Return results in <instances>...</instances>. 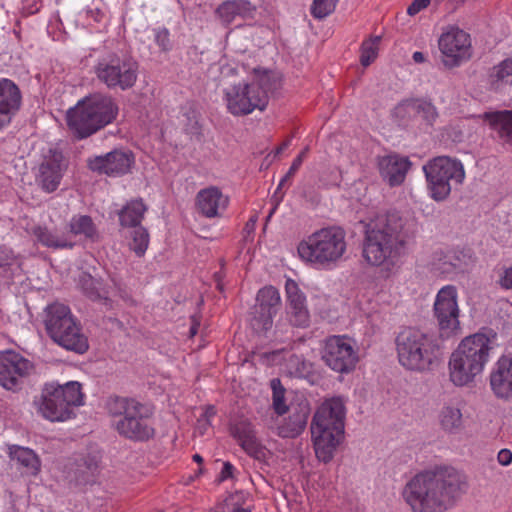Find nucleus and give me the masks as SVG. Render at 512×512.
Returning a JSON list of instances; mask_svg holds the SVG:
<instances>
[{"instance_id":"46","label":"nucleus","mask_w":512,"mask_h":512,"mask_svg":"<svg viewBox=\"0 0 512 512\" xmlns=\"http://www.w3.org/2000/svg\"><path fill=\"white\" fill-rule=\"evenodd\" d=\"M154 40L162 51L170 50V33L167 28L162 27L154 29Z\"/></svg>"},{"instance_id":"3","label":"nucleus","mask_w":512,"mask_h":512,"mask_svg":"<svg viewBox=\"0 0 512 512\" xmlns=\"http://www.w3.org/2000/svg\"><path fill=\"white\" fill-rule=\"evenodd\" d=\"M497 346L498 333L491 328H482L465 337L449 358L450 381L457 387L470 385L482 373L490 352Z\"/></svg>"},{"instance_id":"49","label":"nucleus","mask_w":512,"mask_h":512,"mask_svg":"<svg viewBox=\"0 0 512 512\" xmlns=\"http://www.w3.org/2000/svg\"><path fill=\"white\" fill-rule=\"evenodd\" d=\"M430 3V0H414L407 8V13L410 16L418 14L425 9Z\"/></svg>"},{"instance_id":"36","label":"nucleus","mask_w":512,"mask_h":512,"mask_svg":"<svg viewBox=\"0 0 512 512\" xmlns=\"http://www.w3.org/2000/svg\"><path fill=\"white\" fill-rule=\"evenodd\" d=\"M441 428L450 434H458L463 429L462 413L459 408L445 406L439 414Z\"/></svg>"},{"instance_id":"30","label":"nucleus","mask_w":512,"mask_h":512,"mask_svg":"<svg viewBox=\"0 0 512 512\" xmlns=\"http://www.w3.org/2000/svg\"><path fill=\"white\" fill-rule=\"evenodd\" d=\"M285 292L288 308L291 313L298 318L308 317L306 296L295 280L291 278L286 280Z\"/></svg>"},{"instance_id":"16","label":"nucleus","mask_w":512,"mask_h":512,"mask_svg":"<svg viewBox=\"0 0 512 512\" xmlns=\"http://www.w3.org/2000/svg\"><path fill=\"white\" fill-rule=\"evenodd\" d=\"M33 369L32 363L21 354L6 350L0 352V385L11 391L21 389L24 378Z\"/></svg>"},{"instance_id":"1","label":"nucleus","mask_w":512,"mask_h":512,"mask_svg":"<svg viewBox=\"0 0 512 512\" xmlns=\"http://www.w3.org/2000/svg\"><path fill=\"white\" fill-rule=\"evenodd\" d=\"M362 256L371 266L392 270L405 254L408 241L414 237L413 220L398 213L378 215L365 224Z\"/></svg>"},{"instance_id":"15","label":"nucleus","mask_w":512,"mask_h":512,"mask_svg":"<svg viewBox=\"0 0 512 512\" xmlns=\"http://www.w3.org/2000/svg\"><path fill=\"white\" fill-rule=\"evenodd\" d=\"M322 359L332 370L344 374L355 369L358 355L350 339L333 336L326 342Z\"/></svg>"},{"instance_id":"51","label":"nucleus","mask_w":512,"mask_h":512,"mask_svg":"<svg viewBox=\"0 0 512 512\" xmlns=\"http://www.w3.org/2000/svg\"><path fill=\"white\" fill-rule=\"evenodd\" d=\"M497 460L503 466H507V465L511 464L512 452L509 449L500 450L497 455Z\"/></svg>"},{"instance_id":"14","label":"nucleus","mask_w":512,"mask_h":512,"mask_svg":"<svg viewBox=\"0 0 512 512\" xmlns=\"http://www.w3.org/2000/svg\"><path fill=\"white\" fill-rule=\"evenodd\" d=\"M65 170L63 154L58 149L47 146L41 150L35 169V182L44 192L52 193L58 189Z\"/></svg>"},{"instance_id":"56","label":"nucleus","mask_w":512,"mask_h":512,"mask_svg":"<svg viewBox=\"0 0 512 512\" xmlns=\"http://www.w3.org/2000/svg\"><path fill=\"white\" fill-rule=\"evenodd\" d=\"M193 460L199 464L203 462V458L199 454L193 455Z\"/></svg>"},{"instance_id":"19","label":"nucleus","mask_w":512,"mask_h":512,"mask_svg":"<svg viewBox=\"0 0 512 512\" xmlns=\"http://www.w3.org/2000/svg\"><path fill=\"white\" fill-rule=\"evenodd\" d=\"M490 388L496 398L512 399V353L503 354L494 364L489 375Z\"/></svg>"},{"instance_id":"5","label":"nucleus","mask_w":512,"mask_h":512,"mask_svg":"<svg viewBox=\"0 0 512 512\" xmlns=\"http://www.w3.org/2000/svg\"><path fill=\"white\" fill-rule=\"evenodd\" d=\"M106 408L114 418L113 427L117 433L134 442H146L155 436L151 407L134 398L111 396Z\"/></svg>"},{"instance_id":"22","label":"nucleus","mask_w":512,"mask_h":512,"mask_svg":"<svg viewBox=\"0 0 512 512\" xmlns=\"http://www.w3.org/2000/svg\"><path fill=\"white\" fill-rule=\"evenodd\" d=\"M229 204L228 196L217 187L200 190L196 196V205L200 213L207 218L221 216Z\"/></svg>"},{"instance_id":"48","label":"nucleus","mask_w":512,"mask_h":512,"mask_svg":"<svg viewBox=\"0 0 512 512\" xmlns=\"http://www.w3.org/2000/svg\"><path fill=\"white\" fill-rule=\"evenodd\" d=\"M15 263V256L11 249L0 246V269L10 267Z\"/></svg>"},{"instance_id":"57","label":"nucleus","mask_w":512,"mask_h":512,"mask_svg":"<svg viewBox=\"0 0 512 512\" xmlns=\"http://www.w3.org/2000/svg\"><path fill=\"white\" fill-rule=\"evenodd\" d=\"M289 143H290L289 141H287V142L283 143V144L279 147V149H278V151H277V152H278V153H280L281 151H283L284 149H286V148L289 146Z\"/></svg>"},{"instance_id":"7","label":"nucleus","mask_w":512,"mask_h":512,"mask_svg":"<svg viewBox=\"0 0 512 512\" xmlns=\"http://www.w3.org/2000/svg\"><path fill=\"white\" fill-rule=\"evenodd\" d=\"M117 113L118 107L111 96L93 94L68 110L67 124L82 139L110 124Z\"/></svg>"},{"instance_id":"28","label":"nucleus","mask_w":512,"mask_h":512,"mask_svg":"<svg viewBox=\"0 0 512 512\" xmlns=\"http://www.w3.org/2000/svg\"><path fill=\"white\" fill-rule=\"evenodd\" d=\"M256 301L262 320H272L282 305L278 289L271 285L258 291Z\"/></svg>"},{"instance_id":"23","label":"nucleus","mask_w":512,"mask_h":512,"mask_svg":"<svg viewBox=\"0 0 512 512\" xmlns=\"http://www.w3.org/2000/svg\"><path fill=\"white\" fill-rule=\"evenodd\" d=\"M230 432L247 454L258 460L265 456V449L256 438L253 426L249 421L235 422L231 425Z\"/></svg>"},{"instance_id":"11","label":"nucleus","mask_w":512,"mask_h":512,"mask_svg":"<svg viewBox=\"0 0 512 512\" xmlns=\"http://www.w3.org/2000/svg\"><path fill=\"white\" fill-rule=\"evenodd\" d=\"M93 71L107 88L126 91L137 82L139 63L132 56L111 52L97 59Z\"/></svg>"},{"instance_id":"38","label":"nucleus","mask_w":512,"mask_h":512,"mask_svg":"<svg viewBox=\"0 0 512 512\" xmlns=\"http://www.w3.org/2000/svg\"><path fill=\"white\" fill-rule=\"evenodd\" d=\"M146 207L141 200H135L128 203L120 212L119 218L122 226L138 227Z\"/></svg>"},{"instance_id":"55","label":"nucleus","mask_w":512,"mask_h":512,"mask_svg":"<svg viewBox=\"0 0 512 512\" xmlns=\"http://www.w3.org/2000/svg\"><path fill=\"white\" fill-rule=\"evenodd\" d=\"M199 324H200V322H193V324L191 325V327L189 329V336L191 338L194 337L197 334Z\"/></svg>"},{"instance_id":"8","label":"nucleus","mask_w":512,"mask_h":512,"mask_svg":"<svg viewBox=\"0 0 512 512\" xmlns=\"http://www.w3.org/2000/svg\"><path fill=\"white\" fill-rule=\"evenodd\" d=\"M347 250L346 233L338 226L321 228L302 240L299 257L311 264L330 266L340 261Z\"/></svg>"},{"instance_id":"45","label":"nucleus","mask_w":512,"mask_h":512,"mask_svg":"<svg viewBox=\"0 0 512 512\" xmlns=\"http://www.w3.org/2000/svg\"><path fill=\"white\" fill-rule=\"evenodd\" d=\"M309 151V148L308 147H305L301 152L300 154L294 159V161L292 162V165L290 166L288 172L285 174V176L281 179L279 185H278V188L277 189H280L284 183L286 181H288L297 171L298 169L300 168V166L302 165V162L303 160L305 159V157L307 156V153Z\"/></svg>"},{"instance_id":"17","label":"nucleus","mask_w":512,"mask_h":512,"mask_svg":"<svg viewBox=\"0 0 512 512\" xmlns=\"http://www.w3.org/2000/svg\"><path fill=\"white\" fill-rule=\"evenodd\" d=\"M45 325L52 340L63 348L79 354L88 350V340L77 322H45Z\"/></svg>"},{"instance_id":"18","label":"nucleus","mask_w":512,"mask_h":512,"mask_svg":"<svg viewBox=\"0 0 512 512\" xmlns=\"http://www.w3.org/2000/svg\"><path fill=\"white\" fill-rule=\"evenodd\" d=\"M134 163V156L125 150H113L105 155L88 159V167L97 173L117 177L128 173Z\"/></svg>"},{"instance_id":"44","label":"nucleus","mask_w":512,"mask_h":512,"mask_svg":"<svg viewBox=\"0 0 512 512\" xmlns=\"http://www.w3.org/2000/svg\"><path fill=\"white\" fill-rule=\"evenodd\" d=\"M45 311L48 320H72L70 308L63 303H52L46 307Z\"/></svg>"},{"instance_id":"37","label":"nucleus","mask_w":512,"mask_h":512,"mask_svg":"<svg viewBox=\"0 0 512 512\" xmlns=\"http://www.w3.org/2000/svg\"><path fill=\"white\" fill-rule=\"evenodd\" d=\"M489 81L495 89L512 84V56L504 59L490 70Z\"/></svg>"},{"instance_id":"20","label":"nucleus","mask_w":512,"mask_h":512,"mask_svg":"<svg viewBox=\"0 0 512 512\" xmlns=\"http://www.w3.org/2000/svg\"><path fill=\"white\" fill-rule=\"evenodd\" d=\"M22 105L18 85L8 78H0V131L8 127Z\"/></svg>"},{"instance_id":"26","label":"nucleus","mask_w":512,"mask_h":512,"mask_svg":"<svg viewBox=\"0 0 512 512\" xmlns=\"http://www.w3.org/2000/svg\"><path fill=\"white\" fill-rule=\"evenodd\" d=\"M394 114L401 119L418 116L428 124L438 117L435 106L424 100H405L395 107Z\"/></svg>"},{"instance_id":"53","label":"nucleus","mask_w":512,"mask_h":512,"mask_svg":"<svg viewBox=\"0 0 512 512\" xmlns=\"http://www.w3.org/2000/svg\"><path fill=\"white\" fill-rule=\"evenodd\" d=\"M216 415V409L214 406H208L206 407L204 413H203V418H205L206 420V423L209 424V420L210 418H212L213 416Z\"/></svg>"},{"instance_id":"40","label":"nucleus","mask_w":512,"mask_h":512,"mask_svg":"<svg viewBox=\"0 0 512 512\" xmlns=\"http://www.w3.org/2000/svg\"><path fill=\"white\" fill-rule=\"evenodd\" d=\"M132 240L129 247L138 257L145 254L149 245V234L142 226L135 227L131 233Z\"/></svg>"},{"instance_id":"31","label":"nucleus","mask_w":512,"mask_h":512,"mask_svg":"<svg viewBox=\"0 0 512 512\" xmlns=\"http://www.w3.org/2000/svg\"><path fill=\"white\" fill-rule=\"evenodd\" d=\"M485 119L504 143L512 145V111L486 113Z\"/></svg>"},{"instance_id":"27","label":"nucleus","mask_w":512,"mask_h":512,"mask_svg":"<svg viewBox=\"0 0 512 512\" xmlns=\"http://www.w3.org/2000/svg\"><path fill=\"white\" fill-rule=\"evenodd\" d=\"M255 11L256 7L248 0H229L223 2L216 13L224 24L229 25L237 17H253Z\"/></svg>"},{"instance_id":"50","label":"nucleus","mask_w":512,"mask_h":512,"mask_svg":"<svg viewBox=\"0 0 512 512\" xmlns=\"http://www.w3.org/2000/svg\"><path fill=\"white\" fill-rule=\"evenodd\" d=\"M499 284L506 290L512 289V266L504 269L499 279Z\"/></svg>"},{"instance_id":"34","label":"nucleus","mask_w":512,"mask_h":512,"mask_svg":"<svg viewBox=\"0 0 512 512\" xmlns=\"http://www.w3.org/2000/svg\"><path fill=\"white\" fill-rule=\"evenodd\" d=\"M71 239L75 236H82L92 241L98 237L97 228L88 215H74L69 221V231Z\"/></svg>"},{"instance_id":"54","label":"nucleus","mask_w":512,"mask_h":512,"mask_svg":"<svg viewBox=\"0 0 512 512\" xmlns=\"http://www.w3.org/2000/svg\"><path fill=\"white\" fill-rule=\"evenodd\" d=\"M412 58L416 63H422L425 61V56L420 51H415L412 55Z\"/></svg>"},{"instance_id":"9","label":"nucleus","mask_w":512,"mask_h":512,"mask_svg":"<svg viewBox=\"0 0 512 512\" xmlns=\"http://www.w3.org/2000/svg\"><path fill=\"white\" fill-rule=\"evenodd\" d=\"M429 196L441 202L446 200L453 189L464 183L466 173L463 163L450 156H437L427 161L423 167Z\"/></svg>"},{"instance_id":"47","label":"nucleus","mask_w":512,"mask_h":512,"mask_svg":"<svg viewBox=\"0 0 512 512\" xmlns=\"http://www.w3.org/2000/svg\"><path fill=\"white\" fill-rule=\"evenodd\" d=\"M459 324L460 322H437L439 337L450 338L459 330Z\"/></svg>"},{"instance_id":"4","label":"nucleus","mask_w":512,"mask_h":512,"mask_svg":"<svg viewBox=\"0 0 512 512\" xmlns=\"http://www.w3.org/2000/svg\"><path fill=\"white\" fill-rule=\"evenodd\" d=\"M345 404L342 397L326 399L315 412L311 434L317 458L328 463L344 436Z\"/></svg>"},{"instance_id":"13","label":"nucleus","mask_w":512,"mask_h":512,"mask_svg":"<svg viewBox=\"0 0 512 512\" xmlns=\"http://www.w3.org/2000/svg\"><path fill=\"white\" fill-rule=\"evenodd\" d=\"M439 50L446 68L460 66L472 56L470 35L457 26L447 27L439 37Z\"/></svg>"},{"instance_id":"58","label":"nucleus","mask_w":512,"mask_h":512,"mask_svg":"<svg viewBox=\"0 0 512 512\" xmlns=\"http://www.w3.org/2000/svg\"><path fill=\"white\" fill-rule=\"evenodd\" d=\"M233 512H250V511L243 507H237L233 510Z\"/></svg>"},{"instance_id":"25","label":"nucleus","mask_w":512,"mask_h":512,"mask_svg":"<svg viewBox=\"0 0 512 512\" xmlns=\"http://www.w3.org/2000/svg\"><path fill=\"white\" fill-rule=\"evenodd\" d=\"M434 313L438 320H457V290L453 285L442 287L435 298Z\"/></svg>"},{"instance_id":"21","label":"nucleus","mask_w":512,"mask_h":512,"mask_svg":"<svg viewBox=\"0 0 512 512\" xmlns=\"http://www.w3.org/2000/svg\"><path fill=\"white\" fill-rule=\"evenodd\" d=\"M101 453L91 452L75 461L69 472V478L76 485H87L96 482L101 469Z\"/></svg>"},{"instance_id":"24","label":"nucleus","mask_w":512,"mask_h":512,"mask_svg":"<svg viewBox=\"0 0 512 512\" xmlns=\"http://www.w3.org/2000/svg\"><path fill=\"white\" fill-rule=\"evenodd\" d=\"M411 162L406 157L388 155L381 157L378 161V168L382 178L390 186H398L405 180Z\"/></svg>"},{"instance_id":"43","label":"nucleus","mask_w":512,"mask_h":512,"mask_svg":"<svg viewBox=\"0 0 512 512\" xmlns=\"http://www.w3.org/2000/svg\"><path fill=\"white\" fill-rule=\"evenodd\" d=\"M338 0H313L311 15L316 19H324L334 12Z\"/></svg>"},{"instance_id":"42","label":"nucleus","mask_w":512,"mask_h":512,"mask_svg":"<svg viewBox=\"0 0 512 512\" xmlns=\"http://www.w3.org/2000/svg\"><path fill=\"white\" fill-rule=\"evenodd\" d=\"M271 388L273 390V408L278 415H283L288 411L284 397L285 389L279 379L271 380Z\"/></svg>"},{"instance_id":"41","label":"nucleus","mask_w":512,"mask_h":512,"mask_svg":"<svg viewBox=\"0 0 512 512\" xmlns=\"http://www.w3.org/2000/svg\"><path fill=\"white\" fill-rule=\"evenodd\" d=\"M379 42L380 37H375L374 39L363 42L360 62L364 67L369 66L377 58Z\"/></svg>"},{"instance_id":"10","label":"nucleus","mask_w":512,"mask_h":512,"mask_svg":"<svg viewBox=\"0 0 512 512\" xmlns=\"http://www.w3.org/2000/svg\"><path fill=\"white\" fill-rule=\"evenodd\" d=\"M81 384L70 381L64 385L46 384L42 390L38 412L46 419L63 422L72 418L74 408L83 405Z\"/></svg>"},{"instance_id":"33","label":"nucleus","mask_w":512,"mask_h":512,"mask_svg":"<svg viewBox=\"0 0 512 512\" xmlns=\"http://www.w3.org/2000/svg\"><path fill=\"white\" fill-rule=\"evenodd\" d=\"M9 456L23 468V473L36 475L40 470V460L33 450L21 446H10Z\"/></svg>"},{"instance_id":"35","label":"nucleus","mask_w":512,"mask_h":512,"mask_svg":"<svg viewBox=\"0 0 512 512\" xmlns=\"http://www.w3.org/2000/svg\"><path fill=\"white\" fill-rule=\"evenodd\" d=\"M308 409L301 408L292 413L283 426L280 427L279 435L284 438H295L305 429L308 420Z\"/></svg>"},{"instance_id":"12","label":"nucleus","mask_w":512,"mask_h":512,"mask_svg":"<svg viewBox=\"0 0 512 512\" xmlns=\"http://www.w3.org/2000/svg\"><path fill=\"white\" fill-rule=\"evenodd\" d=\"M223 100L229 113L245 116L266 108L267 89L256 82H239L224 88Z\"/></svg>"},{"instance_id":"52","label":"nucleus","mask_w":512,"mask_h":512,"mask_svg":"<svg viewBox=\"0 0 512 512\" xmlns=\"http://www.w3.org/2000/svg\"><path fill=\"white\" fill-rule=\"evenodd\" d=\"M234 466L230 462H225L219 475V481H225L233 475Z\"/></svg>"},{"instance_id":"6","label":"nucleus","mask_w":512,"mask_h":512,"mask_svg":"<svg viewBox=\"0 0 512 512\" xmlns=\"http://www.w3.org/2000/svg\"><path fill=\"white\" fill-rule=\"evenodd\" d=\"M400 365L413 372H430L440 363V347L428 334L411 327L403 328L396 337Z\"/></svg>"},{"instance_id":"32","label":"nucleus","mask_w":512,"mask_h":512,"mask_svg":"<svg viewBox=\"0 0 512 512\" xmlns=\"http://www.w3.org/2000/svg\"><path fill=\"white\" fill-rule=\"evenodd\" d=\"M34 234L37 240L44 246L54 249H71L75 245V241L71 239L67 232H59L57 230H49L47 228L38 227Z\"/></svg>"},{"instance_id":"29","label":"nucleus","mask_w":512,"mask_h":512,"mask_svg":"<svg viewBox=\"0 0 512 512\" xmlns=\"http://www.w3.org/2000/svg\"><path fill=\"white\" fill-rule=\"evenodd\" d=\"M433 265L442 273L464 272L467 269V256L462 252H436Z\"/></svg>"},{"instance_id":"39","label":"nucleus","mask_w":512,"mask_h":512,"mask_svg":"<svg viewBox=\"0 0 512 512\" xmlns=\"http://www.w3.org/2000/svg\"><path fill=\"white\" fill-rule=\"evenodd\" d=\"M79 285L83 292L92 300L101 299L104 296V291L101 288V282L95 279L90 274L82 273L79 276Z\"/></svg>"},{"instance_id":"2","label":"nucleus","mask_w":512,"mask_h":512,"mask_svg":"<svg viewBox=\"0 0 512 512\" xmlns=\"http://www.w3.org/2000/svg\"><path fill=\"white\" fill-rule=\"evenodd\" d=\"M466 476L453 467H437L415 475L403 497L413 512H444L467 491Z\"/></svg>"}]
</instances>
